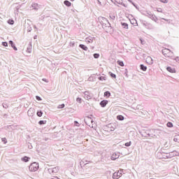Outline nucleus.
I'll return each mask as SVG.
<instances>
[{
  "mask_svg": "<svg viewBox=\"0 0 179 179\" xmlns=\"http://www.w3.org/2000/svg\"><path fill=\"white\" fill-rule=\"evenodd\" d=\"M142 15H143L144 16H147V17H149V19H151V20H153L154 22H157L158 20L157 17H156L150 11H145L144 13H142Z\"/></svg>",
  "mask_w": 179,
  "mask_h": 179,
  "instance_id": "f257e3e1",
  "label": "nucleus"
},
{
  "mask_svg": "<svg viewBox=\"0 0 179 179\" xmlns=\"http://www.w3.org/2000/svg\"><path fill=\"white\" fill-rule=\"evenodd\" d=\"M40 168L38 163L37 162H33L32 164H31L29 166V171H37V170H38V169Z\"/></svg>",
  "mask_w": 179,
  "mask_h": 179,
  "instance_id": "f03ea898",
  "label": "nucleus"
},
{
  "mask_svg": "<svg viewBox=\"0 0 179 179\" xmlns=\"http://www.w3.org/2000/svg\"><path fill=\"white\" fill-rule=\"evenodd\" d=\"M100 20L101 24H102L103 27L105 26V27H110L111 26L107 18L101 17Z\"/></svg>",
  "mask_w": 179,
  "mask_h": 179,
  "instance_id": "7ed1b4c3",
  "label": "nucleus"
},
{
  "mask_svg": "<svg viewBox=\"0 0 179 179\" xmlns=\"http://www.w3.org/2000/svg\"><path fill=\"white\" fill-rule=\"evenodd\" d=\"M162 54L166 58H170L173 55V52L170 49L165 48L162 50Z\"/></svg>",
  "mask_w": 179,
  "mask_h": 179,
  "instance_id": "20e7f679",
  "label": "nucleus"
},
{
  "mask_svg": "<svg viewBox=\"0 0 179 179\" xmlns=\"http://www.w3.org/2000/svg\"><path fill=\"white\" fill-rule=\"evenodd\" d=\"M122 176V170L118 171L117 172H115L113 175V179H118L120 177Z\"/></svg>",
  "mask_w": 179,
  "mask_h": 179,
  "instance_id": "39448f33",
  "label": "nucleus"
},
{
  "mask_svg": "<svg viewBox=\"0 0 179 179\" xmlns=\"http://www.w3.org/2000/svg\"><path fill=\"white\" fill-rule=\"evenodd\" d=\"M85 122L87 125H89L90 127H91L92 128H93V126L92 124H89L90 122H91V124H93V119H92V117H87L85 119Z\"/></svg>",
  "mask_w": 179,
  "mask_h": 179,
  "instance_id": "423d86ee",
  "label": "nucleus"
},
{
  "mask_svg": "<svg viewBox=\"0 0 179 179\" xmlns=\"http://www.w3.org/2000/svg\"><path fill=\"white\" fill-rule=\"evenodd\" d=\"M34 113H35L34 108H30L28 110L27 115H29V117H33V115H34Z\"/></svg>",
  "mask_w": 179,
  "mask_h": 179,
  "instance_id": "0eeeda50",
  "label": "nucleus"
},
{
  "mask_svg": "<svg viewBox=\"0 0 179 179\" xmlns=\"http://www.w3.org/2000/svg\"><path fill=\"white\" fill-rule=\"evenodd\" d=\"M145 62H147V64H148V65H153V59L148 56L146 58Z\"/></svg>",
  "mask_w": 179,
  "mask_h": 179,
  "instance_id": "6e6552de",
  "label": "nucleus"
},
{
  "mask_svg": "<svg viewBox=\"0 0 179 179\" xmlns=\"http://www.w3.org/2000/svg\"><path fill=\"white\" fill-rule=\"evenodd\" d=\"M118 157H120V153L115 152L112 155V156L110 157V159H111V160H117V159H118Z\"/></svg>",
  "mask_w": 179,
  "mask_h": 179,
  "instance_id": "1a4fd4ad",
  "label": "nucleus"
},
{
  "mask_svg": "<svg viewBox=\"0 0 179 179\" xmlns=\"http://www.w3.org/2000/svg\"><path fill=\"white\" fill-rule=\"evenodd\" d=\"M31 8H32L34 10H38L40 7H38V4L37 3H33L31 6Z\"/></svg>",
  "mask_w": 179,
  "mask_h": 179,
  "instance_id": "9d476101",
  "label": "nucleus"
},
{
  "mask_svg": "<svg viewBox=\"0 0 179 179\" xmlns=\"http://www.w3.org/2000/svg\"><path fill=\"white\" fill-rule=\"evenodd\" d=\"M94 37L92 36H88L85 38V43H93L94 41Z\"/></svg>",
  "mask_w": 179,
  "mask_h": 179,
  "instance_id": "9b49d317",
  "label": "nucleus"
},
{
  "mask_svg": "<svg viewBox=\"0 0 179 179\" xmlns=\"http://www.w3.org/2000/svg\"><path fill=\"white\" fill-rule=\"evenodd\" d=\"M92 97L90 96V93L89 92H84V99H85V100H89Z\"/></svg>",
  "mask_w": 179,
  "mask_h": 179,
  "instance_id": "f8f14e48",
  "label": "nucleus"
},
{
  "mask_svg": "<svg viewBox=\"0 0 179 179\" xmlns=\"http://www.w3.org/2000/svg\"><path fill=\"white\" fill-rule=\"evenodd\" d=\"M166 71H168V72H170L171 73H176V69L171 66L167 67Z\"/></svg>",
  "mask_w": 179,
  "mask_h": 179,
  "instance_id": "ddd939ff",
  "label": "nucleus"
},
{
  "mask_svg": "<svg viewBox=\"0 0 179 179\" xmlns=\"http://www.w3.org/2000/svg\"><path fill=\"white\" fill-rule=\"evenodd\" d=\"M108 104V101L107 100H103L100 102V106L102 107H106Z\"/></svg>",
  "mask_w": 179,
  "mask_h": 179,
  "instance_id": "4468645a",
  "label": "nucleus"
},
{
  "mask_svg": "<svg viewBox=\"0 0 179 179\" xmlns=\"http://www.w3.org/2000/svg\"><path fill=\"white\" fill-rule=\"evenodd\" d=\"M9 44L11 45L12 48H13L15 51H17V48H16V46L15 45V43H13V41H10Z\"/></svg>",
  "mask_w": 179,
  "mask_h": 179,
  "instance_id": "2eb2a0df",
  "label": "nucleus"
},
{
  "mask_svg": "<svg viewBox=\"0 0 179 179\" xmlns=\"http://www.w3.org/2000/svg\"><path fill=\"white\" fill-rule=\"evenodd\" d=\"M79 47H80V48H82V50H84V51H87V50H89L87 46H86V45H85L83 44H80Z\"/></svg>",
  "mask_w": 179,
  "mask_h": 179,
  "instance_id": "dca6fc26",
  "label": "nucleus"
},
{
  "mask_svg": "<svg viewBox=\"0 0 179 179\" xmlns=\"http://www.w3.org/2000/svg\"><path fill=\"white\" fill-rule=\"evenodd\" d=\"M21 160H22V162H24V163H27V162H29V160H30V157L25 156L24 157H22Z\"/></svg>",
  "mask_w": 179,
  "mask_h": 179,
  "instance_id": "f3484780",
  "label": "nucleus"
},
{
  "mask_svg": "<svg viewBox=\"0 0 179 179\" xmlns=\"http://www.w3.org/2000/svg\"><path fill=\"white\" fill-rule=\"evenodd\" d=\"M52 169L53 170V173L54 174H57V173H58V171H59V168L58 166H55L54 168H52Z\"/></svg>",
  "mask_w": 179,
  "mask_h": 179,
  "instance_id": "a211bd4d",
  "label": "nucleus"
},
{
  "mask_svg": "<svg viewBox=\"0 0 179 179\" xmlns=\"http://www.w3.org/2000/svg\"><path fill=\"white\" fill-rule=\"evenodd\" d=\"M113 2H115V3H118L119 5L122 4V0H110Z\"/></svg>",
  "mask_w": 179,
  "mask_h": 179,
  "instance_id": "6ab92c4d",
  "label": "nucleus"
},
{
  "mask_svg": "<svg viewBox=\"0 0 179 179\" xmlns=\"http://www.w3.org/2000/svg\"><path fill=\"white\" fill-rule=\"evenodd\" d=\"M121 26L123 27V29H128V24L127 22H121Z\"/></svg>",
  "mask_w": 179,
  "mask_h": 179,
  "instance_id": "aec40b11",
  "label": "nucleus"
},
{
  "mask_svg": "<svg viewBox=\"0 0 179 179\" xmlns=\"http://www.w3.org/2000/svg\"><path fill=\"white\" fill-rule=\"evenodd\" d=\"M64 5H66V6H68V7H69V6H71V5H72V3L68 0L64 1Z\"/></svg>",
  "mask_w": 179,
  "mask_h": 179,
  "instance_id": "412c9836",
  "label": "nucleus"
},
{
  "mask_svg": "<svg viewBox=\"0 0 179 179\" xmlns=\"http://www.w3.org/2000/svg\"><path fill=\"white\" fill-rule=\"evenodd\" d=\"M140 68L141 69V71H146V70L148 69V67H146L145 65L143 64H141L140 65Z\"/></svg>",
  "mask_w": 179,
  "mask_h": 179,
  "instance_id": "4be33fe9",
  "label": "nucleus"
},
{
  "mask_svg": "<svg viewBox=\"0 0 179 179\" xmlns=\"http://www.w3.org/2000/svg\"><path fill=\"white\" fill-rule=\"evenodd\" d=\"M110 96H111V93L108 91H106L104 92V96L105 97H110Z\"/></svg>",
  "mask_w": 179,
  "mask_h": 179,
  "instance_id": "5701e85b",
  "label": "nucleus"
},
{
  "mask_svg": "<svg viewBox=\"0 0 179 179\" xmlns=\"http://www.w3.org/2000/svg\"><path fill=\"white\" fill-rule=\"evenodd\" d=\"M93 57H94V58H95V59H97L98 58H100V54L94 53Z\"/></svg>",
  "mask_w": 179,
  "mask_h": 179,
  "instance_id": "b1692460",
  "label": "nucleus"
},
{
  "mask_svg": "<svg viewBox=\"0 0 179 179\" xmlns=\"http://www.w3.org/2000/svg\"><path fill=\"white\" fill-rule=\"evenodd\" d=\"M174 142H178L179 143V135L176 136L173 138Z\"/></svg>",
  "mask_w": 179,
  "mask_h": 179,
  "instance_id": "393cba45",
  "label": "nucleus"
},
{
  "mask_svg": "<svg viewBox=\"0 0 179 179\" xmlns=\"http://www.w3.org/2000/svg\"><path fill=\"white\" fill-rule=\"evenodd\" d=\"M36 115H38V117H42L43 116V111L38 110Z\"/></svg>",
  "mask_w": 179,
  "mask_h": 179,
  "instance_id": "a878e982",
  "label": "nucleus"
},
{
  "mask_svg": "<svg viewBox=\"0 0 179 179\" xmlns=\"http://www.w3.org/2000/svg\"><path fill=\"white\" fill-rule=\"evenodd\" d=\"M117 120H119V121H124V116L117 115Z\"/></svg>",
  "mask_w": 179,
  "mask_h": 179,
  "instance_id": "bb28decb",
  "label": "nucleus"
},
{
  "mask_svg": "<svg viewBox=\"0 0 179 179\" xmlns=\"http://www.w3.org/2000/svg\"><path fill=\"white\" fill-rule=\"evenodd\" d=\"M166 126L168 127V128H173V123L169 122L166 124Z\"/></svg>",
  "mask_w": 179,
  "mask_h": 179,
  "instance_id": "cd10ccee",
  "label": "nucleus"
},
{
  "mask_svg": "<svg viewBox=\"0 0 179 179\" xmlns=\"http://www.w3.org/2000/svg\"><path fill=\"white\" fill-rule=\"evenodd\" d=\"M88 80H89V82H94V77L91 76L90 77H89Z\"/></svg>",
  "mask_w": 179,
  "mask_h": 179,
  "instance_id": "c85d7f7f",
  "label": "nucleus"
},
{
  "mask_svg": "<svg viewBox=\"0 0 179 179\" xmlns=\"http://www.w3.org/2000/svg\"><path fill=\"white\" fill-rule=\"evenodd\" d=\"M2 106L3 107V108H8V107H9V105L7 103H3Z\"/></svg>",
  "mask_w": 179,
  "mask_h": 179,
  "instance_id": "c756f323",
  "label": "nucleus"
},
{
  "mask_svg": "<svg viewBox=\"0 0 179 179\" xmlns=\"http://www.w3.org/2000/svg\"><path fill=\"white\" fill-rule=\"evenodd\" d=\"M8 24H15V21L13 20H8Z\"/></svg>",
  "mask_w": 179,
  "mask_h": 179,
  "instance_id": "7c9ffc66",
  "label": "nucleus"
},
{
  "mask_svg": "<svg viewBox=\"0 0 179 179\" xmlns=\"http://www.w3.org/2000/svg\"><path fill=\"white\" fill-rule=\"evenodd\" d=\"M48 171L49 174H54V171L52 170V168L48 169Z\"/></svg>",
  "mask_w": 179,
  "mask_h": 179,
  "instance_id": "2f4dec72",
  "label": "nucleus"
},
{
  "mask_svg": "<svg viewBox=\"0 0 179 179\" xmlns=\"http://www.w3.org/2000/svg\"><path fill=\"white\" fill-rule=\"evenodd\" d=\"M157 12H159V13H163V8H157Z\"/></svg>",
  "mask_w": 179,
  "mask_h": 179,
  "instance_id": "473e14b6",
  "label": "nucleus"
},
{
  "mask_svg": "<svg viewBox=\"0 0 179 179\" xmlns=\"http://www.w3.org/2000/svg\"><path fill=\"white\" fill-rule=\"evenodd\" d=\"M27 52H29V54L31 52V46H29L27 49Z\"/></svg>",
  "mask_w": 179,
  "mask_h": 179,
  "instance_id": "72a5a7b5",
  "label": "nucleus"
},
{
  "mask_svg": "<svg viewBox=\"0 0 179 179\" xmlns=\"http://www.w3.org/2000/svg\"><path fill=\"white\" fill-rule=\"evenodd\" d=\"M76 101H77L78 103H79V104H82V99H81V98L78 97V98L76 99Z\"/></svg>",
  "mask_w": 179,
  "mask_h": 179,
  "instance_id": "f704fd0d",
  "label": "nucleus"
},
{
  "mask_svg": "<svg viewBox=\"0 0 179 179\" xmlns=\"http://www.w3.org/2000/svg\"><path fill=\"white\" fill-rule=\"evenodd\" d=\"M117 64L120 66H124V62H121V61L119 60V61H117Z\"/></svg>",
  "mask_w": 179,
  "mask_h": 179,
  "instance_id": "c9c22d12",
  "label": "nucleus"
},
{
  "mask_svg": "<svg viewBox=\"0 0 179 179\" xmlns=\"http://www.w3.org/2000/svg\"><path fill=\"white\" fill-rule=\"evenodd\" d=\"M131 145H132V142H131V141H129V142H128V143H126L124 144V145L127 146V148L129 147V146H131Z\"/></svg>",
  "mask_w": 179,
  "mask_h": 179,
  "instance_id": "e433bc0d",
  "label": "nucleus"
},
{
  "mask_svg": "<svg viewBox=\"0 0 179 179\" xmlns=\"http://www.w3.org/2000/svg\"><path fill=\"white\" fill-rule=\"evenodd\" d=\"M96 1H97V3L100 5V6H103V4H102L103 0H96Z\"/></svg>",
  "mask_w": 179,
  "mask_h": 179,
  "instance_id": "4c0bfd02",
  "label": "nucleus"
},
{
  "mask_svg": "<svg viewBox=\"0 0 179 179\" xmlns=\"http://www.w3.org/2000/svg\"><path fill=\"white\" fill-rule=\"evenodd\" d=\"M110 18L112 20H115V15L111 14V15H110Z\"/></svg>",
  "mask_w": 179,
  "mask_h": 179,
  "instance_id": "58836bf2",
  "label": "nucleus"
},
{
  "mask_svg": "<svg viewBox=\"0 0 179 179\" xmlns=\"http://www.w3.org/2000/svg\"><path fill=\"white\" fill-rule=\"evenodd\" d=\"M45 124V122H44L43 120H40V121L38 122V124H39V125H43V124Z\"/></svg>",
  "mask_w": 179,
  "mask_h": 179,
  "instance_id": "ea45409f",
  "label": "nucleus"
},
{
  "mask_svg": "<svg viewBox=\"0 0 179 179\" xmlns=\"http://www.w3.org/2000/svg\"><path fill=\"white\" fill-rule=\"evenodd\" d=\"M2 142H3V143H8V141L6 140V138H1Z\"/></svg>",
  "mask_w": 179,
  "mask_h": 179,
  "instance_id": "a19ab883",
  "label": "nucleus"
},
{
  "mask_svg": "<svg viewBox=\"0 0 179 179\" xmlns=\"http://www.w3.org/2000/svg\"><path fill=\"white\" fill-rule=\"evenodd\" d=\"M99 80H106V77H104V76L99 77Z\"/></svg>",
  "mask_w": 179,
  "mask_h": 179,
  "instance_id": "79ce46f5",
  "label": "nucleus"
},
{
  "mask_svg": "<svg viewBox=\"0 0 179 179\" xmlns=\"http://www.w3.org/2000/svg\"><path fill=\"white\" fill-rule=\"evenodd\" d=\"M64 107H65V104H61V105H59L57 108H64Z\"/></svg>",
  "mask_w": 179,
  "mask_h": 179,
  "instance_id": "37998d69",
  "label": "nucleus"
},
{
  "mask_svg": "<svg viewBox=\"0 0 179 179\" xmlns=\"http://www.w3.org/2000/svg\"><path fill=\"white\" fill-rule=\"evenodd\" d=\"M160 2H162V3H167L169 2V0H159Z\"/></svg>",
  "mask_w": 179,
  "mask_h": 179,
  "instance_id": "c03bdc74",
  "label": "nucleus"
},
{
  "mask_svg": "<svg viewBox=\"0 0 179 179\" xmlns=\"http://www.w3.org/2000/svg\"><path fill=\"white\" fill-rule=\"evenodd\" d=\"M2 45L3 47H8V43L7 42H2Z\"/></svg>",
  "mask_w": 179,
  "mask_h": 179,
  "instance_id": "a18cd8bd",
  "label": "nucleus"
},
{
  "mask_svg": "<svg viewBox=\"0 0 179 179\" xmlns=\"http://www.w3.org/2000/svg\"><path fill=\"white\" fill-rule=\"evenodd\" d=\"M110 73L111 78H117V76H115V74H114V73Z\"/></svg>",
  "mask_w": 179,
  "mask_h": 179,
  "instance_id": "49530a36",
  "label": "nucleus"
},
{
  "mask_svg": "<svg viewBox=\"0 0 179 179\" xmlns=\"http://www.w3.org/2000/svg\"><path fill=\"white\" fill-rule=\"evenodd\" d=\"M74 125H75V127H79V122H78V121H75Z\"/></svg>",
  "mask_w": 179,
  "mask_h": 179,
  "instance_id": "de8ad7c7",
  "label": "nucleus"
},
{
  "mask_svg": "<svg viewBox=\"0 0 179 179\" xmlns=\"http://www.w3.org/2000/svg\"><path fill=\"white\" fill-rule=\"evenodd\" d=\"M36 100H38V101H41V97L36 96Z\"/></svg>",
  "mask_w": 179,
  "mask_h": 179,
  "instance_id": "09e8293b",
  "label": "nucleus"
},
{
  "mask_svg": "<svg viewBox=\"0 0 179 179\" xmlns=\"http://www.w3.org/2000/svg\"><path fill=\"white\" fill-rule=\"evenodd\" d=\"M108 128H110V131H114L115 129V128L111 127V124L108 125Z\"/></svg>",
  "mask_w": 179,
  "mask_h": 179,
  "instance_id": "8fccbe9b",
  "label": "nucleus"
},
{
  "mask_svg": "<svg viewBox=\"0 0 179 179\" xmlns=\"http://www.w3.org/2000/svg\"><path fill=\"white\" fill-rule=\"evenodd\" d=\"M42 80L43 82H45L46 83H48V80L45 79V78H43Z\"/></svg>",
  "mask_w": 179,
  "mask_h": 179,
  "instance_id": "3c124183",
  "label": "nucleus"
},
{
  "mask_svg": "<svg viewBox=\"0 0 179 179\" xmlns=\"http://www.w3.org/2000/svg\"><path fill=\"white\" fill-rule=\"evenodd\" d=\"M162 20H165V22H170V20H167L166 18H162Z\"/></svg>",
  "mask_w": 179,
  "mask_h": 179,
  "instance_id": "603ef678",
  "label": "nucleus"
},
{
  "mask_svg": "<svg viewBox=\"0 0 179 179\" xmlns=\"http://www.w3.org/2000/svg\"><path fill=\"white\" fill-rule=\"evenodd\" d=\"M122 6H124V8H127V5L125 3H122Z\"/></svg>",
  "mask_w": 179,
  "mask_h": 179,
  "instance_id": "864d4df0",
  "label": "nucleus"
},
{
  "mask_svg": "<svg viewBox=\"0 0 179 179\" xmlns=\"http://www.w3.org/2000/svg\"><path fill=\"white\" fill-rule=\"evenodd\" d=\"M175 59L176 60V62H179V57H177Z\"/></svg>",
  "mask_w": 179,
  "mask_h": 179,
  "instance_id": "5fc2aeb1",
  "label": "nucleus"
},
{
  "mask_svg": "<svg viewBox=\"0 0 179 179\" xmlns=\"http://www.w3.org/2000/svg\"><path fill=\"white\" fill-rule=\"evenodd\" d=\"M132 3V5H134V6H135V8H136V6L135 5V3H134V2H131Z\"/></svg>",
  "mask_w": 179,
  "mask_h": 179,
  "instance_id": "6e6d98bb",
  "label": "nucleus"
},
{
  "mask_svg": "<svg viewBox=\"0 0 179 179\" xmlns=\"http://www.w3.org/2000/svg\"><path fill=\"white\" fill-rule=\"evenodd\" d=\"M28 31H31V28L29 29Z\"/></svg>",
  "mask_w": 179,
  "mask_h": 179,
  "instance_id": "4d7b16f0",
  "label": "nucleus"
},
{
  "mask_svg": "<svg viewBox=\"0 0 179 179\" xmlns=\"http://www.w3.org/2000/svg\"><path fill=\"white\" fill-rule=\"evenodd\" d=\"M141 44H143V41H142V39H141Z\"/></svg>",
  "mask_w": 179,
  "mask_h": 179,
  "instance_id": "13d9d810",
  "label": "nucleus"
},
{
  "mask_svg": "<svg viewBox=\"0 0 179 179\" xmlns=\"http://www.w3.org/2000/svg\"><path fill=\"white\" fill-rule=\"evenodd\" d=\"M148 136H150V134H148Z\"/></svg>",
  "mask_w": 179,
  "mask_h": 179,
  "instance_id": "bf43d9fd",
  "label": "nucleus"
},
{
  "mask_svg": "<svg viewBox=\"0 0 179 179\" xmlns=\"http://www.w3.org/2000/svg\"><path fill=\"white\" fill-rule=\"evenodd\" d=\"M129 1V2H132L131 0H128Z\"/></svg>",
  "mask_w": 179,
  "mask_h": 179,
  "instance_id": "052dcab7",
  "label": "nucleus"
},
{
  "mask_svg": "<svg viewBox=\"0 0 179 179\" xmlns=\"http://www.w3.org/2000/svg\"><path fill=\"white\" fill-rule=\"evenodd\" d=\"M11 127H13V128H15V126L12 125Z\"/></svg>",
  "mask_w": 179,
  "mask_h": 179,
  "instance_id": "680f3d73",
  "label": "nucleus"
},
{
  "mask_svg": "<svg viewBox=\"0 0 179 179\" xmlns=\"http://www.w3.org/2000/svg\"><path fill=\"white\" fill-rule=\"evenodd\" d=\"M56 178L59 179V178H58V177H56Z\"/></svg>",
  "mask_w": 179,
  "mask_h": 179,
  "instance_id": "e2e57ef3",
  "label": "nucleus"
},
{
  "mask_svg": "<svg viewBox=\"0 0 179 179\" xmlns=\"http://www.w3.org/2000/svg\"><path fill=\"white\" fill-rule=\"evenodd\" d=\"M29 149H31V148H29Z\"/></svg>",
  "mask_w": 179,
  "mask_h": 179,
  "instance_id": "0e129e2a",
  "label": "nucleus"
}]
</instances>
